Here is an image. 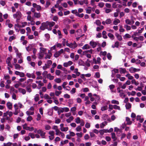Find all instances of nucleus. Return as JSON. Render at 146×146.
Listing matches in <instances>:
<instances>
[{
  "mask_svg": "<svg viewBox=\"0 0 146 146\" xmlns=\"http://www.w3.org/2000/svg\"><path fill=\"white\" fill-rule=\"evenodd\" d=\"M90 44L93 48H94L98 45L99 46H100V44L98 42H96L90 41Z\"/></svg>",
  "mask_w": 146,
  "mask_h": 146,
  "instance_id": "39448f33",
  "label": "nucleus"
},
{
  "mask_svg": "<svg viewBox=\"0 0 146 146\" xmlns=\"http://www.w3.org/2000/svg\"><path fill=\"white\" fill-rule=\"evenodd\" d=\"M125 23L127 24H128V25H130L131 24V21L129 19H126L125 20Z\"/></svg>",
  "mask_w": 146,
  "mask_h": 146,
  "instance_id": "5fc2aeb1",
  "label": "nucleus"
},
{
  "mask_svg": "<svg viewBox=\"0 0 146 146\" xmlns=\"http://www.w3.org/2000/svg\"><path fill=\"white\" fill-rule=\"evenodd\" d=\"M13 64L15 66V69H20L21 67V66L18 64H14V63H13Z\"/></svg>",
  "mask_w": 146,
  "mask_h": 146,
  "instance_id": "b1692460",
  "label": "nucleus"
},
{
  "mask_svg": "<svg viewBox=\"0 0 146 146\" xmlns=\"http://www.w3.org/2000/svg\"><path fill=\"white\" fill-rule=\"evenodd\" d=\"M62 92L61 91H58L57 90L55 91V94L57 96H58Z\"/></svg>",
  "mask_w": 146,
  "mask_h": 146,
  "instance_id": "052dcab7",
  "label": "nucleus"
},
{
  "mask_svg": "<svg viewBox=\"0 0 146 146\" xmlns=\"http://www.w3.org/2000/svg\"><path fill=\"white\" fill-rule=\"evenodd\" d=\"M126 121H127V124L130 125L132 123L131 121L130 120V118L128 117H127L126 119Z\"/></svg>",
  "mask_w": 146,
  "mask_h": 146,
  "instance_id": "cd10ccee",
  "label": "nucleus"
},
{
  "mask_svg": "<svg viewBox=\"0 0 146 146\" xmlns=\"http://www.w3.org/2000/svg\"><path fill=\"white\" fill-rule=\"evenodd\" d=\"M106 130H100L99 131V132L100 133V134L101 135H103L104 134V133H106L107 132L106 131Z\"/></svg>",
  "mask_w": 146,
  "mask_h": 146,
  "instance_id": "37998d69",
  "label": "nucleus"
},
{
  "mask_svg": "<svg viewBox=\"0 0 146 146\" xmlns=\"http://www.w3.org/2000/svg\"><path fill=\"white\" fill-rule=\"evenodd\" d=\"M26 113L28 115H33L34 113V112L33 111H31L30 110H29L26 111Z\"/></svg>",
  "mask_w": 146,
  "mask_h": 146,
  "instance_id": "473e14b6",
  "label": "nucleus"
},
{
  "mask_svg": "<svg viewBox=\"0 0 146 146\" xmlns=\"http://www.w3.org/2000/svg\"><path fill=\"white\" fill-rule=\"evenodd\" d=\"M33 44H29L27 47H26V49L28 52L31 51V50H32L33 49V54L32 55V57L33 59H35L36 58V50L35 48H33Z\"/></svg>",
  "mask_w": 146,
  "mask_h": 146,
  "instance_id": "f03ea898",
  "label": "nucleus"
},
{
  "mask_svg": "<svg viewBox=\"0 0 146 146\" xmlns=\"http://www.w3.org/2000/svg\"><path fill=\"white\" fill-rule=\"evenodd\" d=\"M37 133L40 134L42 138H44L45 137V133L43 132L42 130L40 129L38 130L37 131Z\"/></svg>",
  "mask_w": 146,
  "mask_h": 146,
  "instance_id": "1a4fd4ad",
  "label": "nucleus"
},
{
  "mask_svg": "<svg viewBox=\"0 0 146 146\" xmlns=\"http://www.w3.org/2000/svg\"><path fill=\"white\" fill-rule=\"evenodd\" d=\"M107 109H108V106H103L101 108V110L102 111H104L107 110Z\"/></svg>",
  "mask_w": 146,
  "mask_h": 146,
  "instance_id": "0e129e2a",
  "label": "nucleus"
},
{
  "mask_svg": "<svg viewBox=\"0 0 146 146\" xmlns=\"http://www.w3.org/2000/svg\"><path fill=\"white\" fill-rule=\"evenodd\" d=\"M73 119V117L72 116H71L68 119H67L66 120V121L68 123H70L71 122V121H72Z\"/></svg>",
  "mask_w": 146,
  "mask_h": 146,
  "instance_id": "a878e982",
  "label": "nucleus"
},
{
  "mask_svg": "<svg viewBox=\"0 0 146 146\" xmlns=\"http://www.w3.org/2000/svg\"><path fill=\"white\" fill-rule=\"evenodd\" d=\"M111 103L112 104H115L117 105H118L119 104V102L117 100H113L111 101Z\"/></svg>",
  "mask_w": 146,
  "mask_h": 146,
  "instance_id": "79ce46f5",
  "label": "nucleus"
},
{
  "mask_svg": "<svg viewBox=\"0 0 146 146\" xmlns=\"http://www.w3.org/2000/svg\"><path fill=\"white\" fill-rule=\"evenodd\" d=\"M119 42L117 41L115 42V43L114 46H112V47L113 48H114L115 47H116L117 48H118V46H119Z\"/></svg>",
  "mask_w": 146,
  "mask_h": 146,
  "instance_id": "13d9d810",
  "label": "nucleus"
},
{
  "mask_svg": "<svg viewBox=\"0 0 146 146\" xmlns=\"http://www.w3.org/2000/svg\"><path fill=\"white\" fill-rule=\"evenodd\" d=\"M27 23L26 22H22L21 23L22 27L23 28L27 25Z\"/></svg>",
  "mask_w": 146,
  "mask_h": 146,
  "instance_id": "e2e57ef3",
  "label": "nucleus"
},
{
  "mask_svg": "<svg viewBox=\"0 0 146 146\" xmlns=\"http://www.w3.org/2000/svg\"><path fill=\"white\" fill-rule=\"evenodd\" d=\"M47 23L50 27H52L55 24V23L54 22H47Z\"/></svg>",
  "mask_w": 146,
  "mask_h": 146,
  "instance_id": "5701e85b",
  "label": "nucleus"
},
{
  "mask_svg": "<svg viewBox=\"0 0 146 146\" xmlns=\"http://www.w3.org/2000/svg\"><path fill=\"white\" fill-rule=\"evenodd\" d=\"M25 130H28L30 131H31L34 130V129L33 127H29L28 126V127H27V128Z\"/></svg>",
  "mask_w": 146,
  "mask_h": 146,
  "instance_id": "ea45409f",
  "label": "nucleus"
},
{
  "mask_svg": "<svg viewBox=\"0 0 146 146\" xmlns=\"http://www.w3.org/2000/svg\"><path fill=\"white\" fill-rule=\"evenodd\" d=\"M115 35L116 36L118 40L119 41H121L122 40V38L120 35L116 33L115 34Z\"/></svg>",
  "mask_w": 146,
  "mask_h": 146,
  "instance_id": "393cba45",
  "label": "nucleus"
},
{
  "mask_svg": "<svg viewBox=\"0 0 146 146\" xmlns=\"http://www.w3.org/2000/svg\"><path fill=\"white\" fill-rule=\"evenodd\" d=\"M125 107L127 109H129L131 107V104L129 103H127L125 105Z\"/></svg>",
  "mask_w": 146,
  "mask_h": 146,
  "instance_id": "bb28decb",
  "label": "nucleus"
},
{
  "mask_svg": "<svg viewBox=\"0 0 146 146\" xmlns=\"http://www.w3.org/2000/svg\"><path fill=\"white\" fill-rule=\"evenodd\" d=\"M7 106L8 108L9 109H11L12 108V104L10 102H8L7 103Z\"/></svg>",
  "mask_w": 146,
  "mask_h": 146,
  "instance_id": "412c9836",
  "label": "nucleus"
},
{
  "mask_svg": "<svg viewBox=\"0 0 146 146\" xmlns=\"http://www.w3.org/2000/svg\"><path fill=\"white\" fill-rule=\"evenodd\" d=\"M113 108L115 109H117L119 110H121L120 107L116 105H113Z\"/></svg>",
  "mask_w": 146,
  "mask_h": 146,
  "instance_id": "bf43d9fd",
  "label": "nucleus"
},
{
  "mask_svg": "<svg viewBox=\"0 0 146 146\" xmlns=\"http://www.w3.org/2000/svg\"><path fill=\"white\" fill-rule=\"evenodd\" d=\"M41 73L40 72H37V75L38 76L37 77V79H42V77L41 76H40Z\"/></svg>",
  "mask_w": 146,
  "mask_h": 146,
  "instance_id": "a19ab883",
  "label": "nucleus"
},
{
  "mask_svg": "<svg viewBox=\"0 0 146 146\" xmlns=\"http://www.w3.org/2000/svg\"><path fill=\"white\" fill-rule=\"evenodd\" d=\"M140 79L142 80L143 82H146V78L145 77L142 76L140 78Z\"/></svg>",
  "mask_w": 146,
  "mask_h": 146,
  "instance_id": "774afa93",
  "label": "nucleus"
},
{
  "mask_svg": "<svg viewBox=\"0 0 146 146\" xmlns=\"http://www.w3.org/2000/svg\"><path fill=\"white\" fill-rule=\"evenodd\" d=\"M75 122L77 123H79L81 121V119L79 117H77L75 119Z\"/></svg>",
  "mask_w": 146,
  "mask_h": 146,
  "instance_id": "4c0bfd02",
  "label": "nucleus"
},
{
  "mask_svg": "<svg viewBox=\"0 0 146 146\" xmlns=\"http://www.w3.org/2000/svg\"><path fill=\"white\" fill-rule=\"evenodd\" d=\"M140 70V69H139L133 67H131L129 69V71L131 73H133L135 72L139 71Z\"/></svg>",
  "mask_w": 146,
  "mask_h": 146,
  "instance_id": "9d476101",
  "label": "nucleus"
},
{
  "mask_svg": "<svg viewBox=\"0 0 146 146\" xmlns=\"http://www.w3.org/2000/svg\"><path fill=\"white\" fill-rule=\"evenodd\" d=\"M15 74L17 75H19L21 77H23L24 76V74L23 72H21L18 71L15 72Z\"/></svg>",
  "mask_w": 146,
  "mask_h": 146,
  "instance_id": "f8f14e48",
  "label": "nucleus"
},
{
  "mask_svg": "<svg viewBox=\"0 0 146 146\" xmlns=\"http://www.w3.org/2000/svg\"><path fill=\"white\" fill-rule=\"evenodd\" d=\"M26 76L29 78H35V76L33 73L30 74L29 73H27L26 74Z\"/></svg>",
  "mask_w": 146,
  "mask_h": 146,
  "instance_id": "ddd939ff",
  "label": "nucleus"
},
{
  "mask_svg": "<svg viewBox=\"0 0 146 146\" xmlns=\"http://www.w3.org/2000/svg\"><path fill=\"white\" fill-rule=\"evenodd\" d=\"M90 61L89 59H87L85 62L86 65L88 67L90 66Z\"/></svg>",
  "mask_w": 146,
  "mask_h": 146,
  "instance_id": "09e8293b",
  "label": "nucleus"
},
{
  "mask_svg": "<svg viewBox=\"0 0 146 146\" xmlns=\"http://www.w3.org/2000/svg\"><path fill=\"white\" fill-rule=\"evenodd\" d=\"M120 22V20L118 19H115L113 22V25H116L118 24V23H119Z\"/></svg>",
  "mask_w": 146,
  "mask_h": 146,
  "instance_id": "6ab92c4d",
  "label": "nucleus"
},
{
  "mask_svg": "<svg viewBox=\"0 0 146 146\" xmlns=\"http://www.w3.org/2000/svg\"><path fill=\"white\" fill-rule=\"evenodd\" d=\"M47 25L45 23H42L41 26L40 27V29L42 30H44L47 28Z\"/></svg>",
  "mask_w": 146,
  "mask_h": 146,
  "instance_id": "9b49d317",
  "label": "nucleus"
},
{
  "mask_svg": "<svg viewBox=\"0 0 146 146\" xmlns=\"http://www.w3.org/2000/svg\"><path fill=\"white\" fill-rule=\"evenodd\" d=\"M111 138L113 139V141H115L116 140L117 138L116 137L115 134L114 133H111Z\"/></svg>",
  "mask_w": 146,
  "mask_h": 146,
  "instance_id": "f3484780",
  "label": "nucleus"
},
{
  "mask_svg": "<svg viewBox=\"0 0 146 146\" xmlns=\"http://www.w3.org/2000/svg\"><path fill=\"white\" fill-rule=\"evenodd\" d=\"M73 64V62L71 61H69L67 62H64L63 63V66L65 67H67Z\"/></svg>",
  "mask_w": 146,
  "mask_h": 146,
  "instance_id": "6e6552de",
  "label": "nucleus"
},
{
  "mask_svg": "<svg viewBox=\"0 0 146 146\" xmlns=\"http://www.w3.org/2000/svg\"><path fill=\"white\" fill-rule=\"evenodd\" d=\"M81 126L79 125L76 128V130L77 131H80L81 130Z\"/></svg>",
  "mask_w": 146,
  "mask_h": 146,
  "instance_id": "680f3d73",
  "label": "nucleus"
},
{
  "mask_svg": "<svg viewBox=\"0 0 146 146\" xmlns=\"http://www.w3.org/2000/svg\"><path fill=\"white\" fill-rule=\"evenodd\" d=\"M64 52L63 49H61L60 51L56 52L54 54V56L56 58L58 57L60 54Z\"/></svg>",
  "mask_w": 146,
  "mask_h": 146,
  "instance_id": "423d86ee",
  "label": "nucleus"
},
{
  "mask_svg": "<svg viewBox=\"0 0 146 146\" xmlns=\"http://www.w3.org/2000/svg\"><path fill=\"white\" fill-rule=\"evenodd\" d=\"M54 81L58 83H60L61 82V79L59 78L55 79Z\"/></svg>",
  "mask_w": 146,
  "mask_h": 146,
  "instance_id": "c03bdc74",
  "label": "nucleus"
},
{
  "mask_svg": "<svg viewBox=\"0 0 146 146\" xmlns=\"http://www.w3.org/2000/svg\"><path fill=\"white\" fill-rule=\"evenodd\" d=\"M38 89H40L42 86H43L44 85V84L42 82L40 81H38Z\"/></svg>",
  "mask_w": 146,
  "mask_h": 146,
  "instance_id": "c85d7f7f",
  "label": "nucleus"
},
{
  "mask_svg": "<svg viewBox=\"0 0 146 146\" xmlns=\"http://www.w3.org/2000/svg\"><path fill=\"white\" fill-rule=\"evenodd\" d=\"M124 27L126 29L127 31L130 30L131 29V27L127 25H125L124 26Z\"/></svg>",
  "mask_w": 146,
  "mask_h": 146,
  "instance_id": "58836bf2",
  "label": "nucleus"
},
{
  "mask_svg": "<svg viewBox=\"0 0 146 146\" xmlns=\"http://www.w3.org/2000/svg\"><path fill=\"white\" fill-rule=\"evenodd\" d=\"M61 130L62 131H66L68 129V127H63L60 128Z\"/></svg>",
  "mask_w": 146,
  "mask_h": 146,
  "instance_id": "de8ad7c7",
  "label": "nucleus"
},
{
  "mask_svg": "<svg viewBox=\"0 0 146 146\" xmlns=\"http://www.w3.org/2000/svg\"><path fill=\"white\" fill-rule=\"evenodd\" d=\"M52 55V54L51 53L48 52V54L45 56V58L46 59L47 58L50 59Z\"/></svg>",
  "mask_w": 146,
  "mask_h": 146,
  "instance_id": "f704fd0d",
  "label": "nucleus"
},
{
  "mask_svg": "<svg viewBox=\"0 0 146 146\" xmlns=\"http://www.w3.org/2000/svg\"><path fill=\"white\" fill-rule=\"evenodd\" d=\"M120 72L125 73L126 72V70L125 68H120Z\"/></svg>",
  "mask_w": 146,
  "mask_h": 146,
  "instance_id": "69168bd1",
  "label": "nucleus"
},
{
  "mask_svg": "<svg viewBox=\"0 0 146 146\" xmlns=\"http://www.w3.org/2000/svg\"><path fill=\"white\" fill-rule=\"evenodd\" d=\"M108 36L112 40H113L114 38V36L113 34L111 33H109L108 34Z\"/></svg>",
  "mask_w": 146,
  "mask_h": 146,
  "instance_id": "72a5a7b5",
  "label": "nucleus"
},
{
  "mask_svg": "<svg viewBox=\"0 0 146 146\" xmlns=\"http://www.w3.org/2000/svg\"><path fill=\"white\" fill-rule=\"evenodd\" d=\"M125 76L126 77H128V79L129 80H132L133 79V78H134L132 76H131L130 75V74H127L125 75Z\"/></svg>",
  "mask_w": 146,
  "mask_h": 146,
  "instance_id": "c9c22d12",
  "label": "nucleus"
},
{
  "mask_svg": "<svg viewBox=\"0 0 146 146\" xmlns=\"http://www.w3.org/2000/svg\"><path fill=\"white\" fill-rule=\"evenodd\" d=\"M13 115V113L12 111H7L3 113V117H5V118H1V122L2 123H3L5 122V119L8 121V122H11L12 120V118L10 117H11Z\"/></svg>",
  "mask_w": 146,
  "mask_h": 146,
  "instance_id": "f257e3e1",
  "label": "nucleus"
},
{
  "mask_svg": "<svg viewBox=\"0 0 146 146\" xmlns=\"http://www.w3.org/2000/svg\"><path fill=\"white\" fill-rule=\"evenodd\" d=\"M17 57V58H21L22 56H21V54L19 52L16 53Z\"/></svg>",
  "mask_w": 146,
  "mask_h": 146,
  "instance_id": "a18cd8bd",
  "label": "nucleus"
},
{
  "mask_svg": "<svg viewBox=\"0 0 146 146\" xmlns=\"http://www.w3.org/2000/svg\"><path fill=\"white\" fill-rule=\"evenodd\" d=\"M106 32L105 31H103L102 32L103 37L104 38H107V36L106 35Z\"/></svg>",
  "mask_w": 146,
  "mask_h": 146,
  "instance_id": "e433bc0d",
  "label": "nucleus"
},
{
  "mask_svg": "<svg viewBox=\"0 0 146 146\" xmlns=\"http://www.w3.org/2000/svg\"><path fill=\"white\" fill-rule=\"evenodd\" d=\"M107 124V122H104L100 124V127L101 128H103L105 125Z\"/></svg>",
  "mask_w": 146,
  "mask_h": 146,
  "instance_id": "864d4df0",
  "label": "nucleus"
},
{
  "mask_svg": "<svg viewBox=\"0 0 146 146\" xmlns=\"http://www.w3.org/2000/svg\"><path fill=\"white\" fill-rule=\"evenodd\" d=\"M50 67V66L47 64H45L44 66H43L42 67L43 69L44 70H45L47 68H49Z\"/></svg>",
  "mask_w": 146,
  "mask_h": 146,
  "instance_id": "3c124183",
  "label": "nucleus"
},
{
  "mask_svg": "<svg viewBox=\"0 0 146 146\" xmlns=\"http://www.w3.org/2000/svg\"><path fill=\"white\" fill-rule=\"evenodd\" d=\"M21 14L19 11L17 12L15 14L13 15V17L14 19H16V21L17 22L21 17Z\"/></svg>",
  "mask_w": 146,
  "mask_h": 146,
  "instance_id": "20e7f679",
  "label": "nucleus"
},
{
  "mask_svg": "<svg viewBox=\"0 0 146 146\" xmlns=\"http://www.w3.org/2000/svg\"><path fill=\"white\" fill-rule=\"evenodd\" d=\"M21 85H22V83L20 82H19L18 83L15 84L14 85V86L16 88H17Z\"/></svg>",
  "mask_w": 146,
  "mask_h": 146,
  "instance_id": "603ef678",
  "label": "nucleus"
},
{
  "mask_svg": "<svg viewBox=\"0 0 146 146\" xmlns=\"http://www.w3.org/2000/svg\"><path fill=\"white\" fill-rule=\"evenodd\" d=\"M106 8H110L111 7V5L110 3H106L105 4Z\"/></svg>",
  "mask_w": 146,
  "mask_h": 146,
  "instance_id": "4d7b16f0",
  "label": "nucleus"
},
{
  "mask_svg": "<svg viewBox=\"0 0 146 146\" xmlns=\"http://www.w3.org/2000/svg\"><path fill=\"white\" fill-rule=\"evenodd\" d=\"M29 136H30L31 138L32 139H34L35 138V135L34 133H29Z\"/></svg>",
  "mask_w": 146,
  "mask_h": 146,
  "instance_id": "6e6d98bb",
  "label": "nucleus"
},
{
  "mask_svg": "<svg viewBox=\"0 0 146 146\" xmlns=\"http://www.w3.org/2000/svg\"><path fill=\"white\" fill-rule=\"evenodd\" d=\"M32 117L30 116H29L27 118V120L28 121H31L32 120Z\"/></svg>",
  "mask_w": 146,
  "mask_h": 146,
  "instance_id": "338daca9",
  "label": "nucleus"
},
{
  "mask_svg": "<svg viewBox=\"0 0 146 146\" xmlns=\"http://www.w3.org/2000/svg\"><path fill=\"white\" fill-rule=\"evenodd\" d=\"M16 105H14V108H15V112H14L13 114L15 115H17L18 113L20 111V110H19L18 109L16 108Z\"/></svg>",
  "mask_w": 146,
  "mask_h": 146,
  "instance_id": "4468645a",
  "label": "nucleus"
},
{
  "mask_svg": "<svg viewBox=\"0 0 146 146\" xmlns=\"http://www.w3.org/2000/svg\"><path fill=\"white\" fill-rule=\"evenodd\" d=\"M76 32L77 33V35L78 36H80L81 34L82 33V30L81 29H79L78 30L76 31Z\"/></svg>",
  "mask_w": 146,
  "mask_h": 146,
  "instance_id": "49530a36",
  "label": "nucleus"
},
{
  "mask_svg": "<svg viewBox=\"0 0 146 146\" xmlns=\"http://www.w3.org/2000/svg\"><path fill=\"white\" fill-rule=\"evenodd\" d=\"M77 46V45L75 42H74L73 43H70L68 46L70 48H73L76 47Z\"/></svg>",
  "mask_w": 146,
  "mask_h": 146,
  "instance_id": "0eeeda50",
  "label": "nucleus"
},
{
  "mask_svg": "<svg viewBox=\"0 0 146 146\" xmlns=\"http://www.w3.org/2000/svg\"><path fill=\"white\" fill-rule=\"evenodd\" d=\"M39 48L40 50L39 53L38 58L40 59L43 57L44 54L46 53V49L42 47H40Z\"/></svg>",
  "mask_w": 146,
  "mask_h": 146,
  "instance_id": "7ed1b4c3",
  "label": "nucleus"
},
{
  "mask_svg": "<svg viewBox=\"0 0 146 146\" xmlns=\"http://www.w3.org/2000/svg\"><path fill=\"white\" fill-rule=\"evenodd\" d=\"M14 105H16V108L19 109V107L20 108H23L24 107V106L20 103L19 102L18 103L15 104Z\"/></svg>",
  "mask_w": 146,
  "mask_h": 146,
  "instance_id": "dca6fc26",
  "label": "nucleus"
},
{
  "mask_svg": "<svg viewBox=\"0 0 146 146\" xmlns=\"http://www.w3.org/2000/svg\"><path fill=\"white\" fill-rule=\"evenodd\" d=\"M78 68H76L74 70V72L76 74L77 76H79L80 75V73L78 72Z\"/></svg>",
  "mask_w": 146,
  "mask_h": 146,
  "instance_id": "7c9ffc66",
  "label": "nucleus"
},
{
  "mask_svg": "<svg viewBox=\"0 0 146 146\" xmlns=\"http://www.w3.org/2000/svg\"><path fill=\"white\" fill-rule=\"evenodd\" d=\"M15 37L16 36L15 35L10 36L9 39V41L10 42H11L12 40L15 39Z\"/></svg>",
  "mask_w": 146,
  "mask_h": 146,
  "instance_id": "c756f323",
  "label": "nucleus"
},
{
  "mask_svg": "<svg viewBox=\"0 0 146 146\" xmlns=\"http://www.w3.org/2000/svg\"><path fill=\"white\" fill-rule=\"evenodd\" d=\"M111 23V21L110 19H108L106 21V24H110Z\"/></svg>",
  "mask_w": 146,
  "mask_h": 146,
  "instance_id": "8fccbe9b",
  "label": "nucleus"
},
{
  "mask_svg": "<svg viewBox=\"0 0 146 146\" xmlns=\"http://www.w3.org/2000/svg\"><path fill=\"white\" fill-rule=\"evenodd\" d=\"M19 92L20 93H22L23 94H25L26 92V90L22 88H19Z\"/></svg>",
  "mask_w": 146,
  "mask_h": 146,
  "instance_id": "aec40b11",
  "label": "nucleus"
},
{
  "mask_svg": "<svg viewBox=\"0 0 146 146\" xmlns=\"http://www.w3.org/2000/svg\"><path fill=\"white\" fill-rule=\"evenodd\" d=\"M90 48V46L88 44H86L82 47V49L84 50H87Z\"/></svg>",
  "mask_w": 146,
  "mask_h": 146,
  "instance_id": "4be33fe9",
  "label": "nucleus"
},
{
  "mask_svg": "<svg viewBox=\"0 0 146 146\" xmlns=\"http://www.w3.org/2000/svg\"><path fill=\"white\" fill-rule=\"evenodd\" d=\"M104 28V27L102 25H100V27H98L96 28V31H99L103 29Z\"/></svg>",
  "mask_w": 146,
  "mask_h": 146,
  "instance_id": "2f4dec72",
  "label": "nucleus"
},
{
  "mask_svg": "<svg viewBox=\"0 0 146 146\" xmlns=\"http://www.w3.org/2000/svg\"><path fill=\"white\" fill-rule=\"evenodd\" d=\"M104 9L105 10V12L106 13H108L111 12L112 9L110 8H104Z\"/></svg>",
  "mask_w": 146,
  "mask_h": 146,
  "instance_id": "2eb2a0df",
  "label": "nucleus"
},
{
  "mask_svg": "<svg viewBox=\"0 0 146 146\" xmlns=\"http://www.w3.org/2000/svg\"><path fill=\"white\" fill-rule=\"evenodd\" d=\"M47 78L49 79L50 80H52L54 79V76H52L50 74H47L46 75Z\"/></svg>",
  "mask_w": 146,
  "mask_h": 146,
  "instance_id": "a211bd4d",
  "label": "nucleus"
}]
</instances>
